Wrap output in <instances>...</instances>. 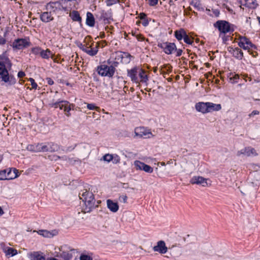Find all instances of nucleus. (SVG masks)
<instances>
[{"mask_svg":"<svg viewBox=\"0 0 260 260\" xmlns=\"http://www.w3.org/2000/svg\"><path fill=\"white\" fill-rule=\"evenodd\" d=\"M79 197L84 202L85 207L83 208L84 213L90 212L92 209L97 206L95 205V200L91 191L86 189L81 190L79 193Z\"/></svg>","mask_w":260,"mask_h":260,"instance_id":"obj_1","label":"nucleus"},{"mask_svg":"<svg viewBox=\"0 0 260 260\" xmlns=\"http://www.w3.org/2000/svg\"><path fill=\"white\" fill-rule=\"evenodd\" d=\"M11 66V63L8 58L0 60V79L10 85L14 84L16 82V79L13 76L9 75L6 69V67Z\"/></svg>","mask_w":260,"mask_h":260,"instance_id":"obj_2","label":"nucleus"},{"mask_svg":"<svg viewBox=\"0 0 260 260\" xmlns=\"http://www.w3.org/2000/svg\"><path fill=\"white\" fill-rule=\"evenodd\" d=\"M127 76L132 82L136 83H145L147 85L148 80V76L145 70L137 67H135L127 70Z\"/></svg>","mask_w":260,"mask_h":260,"instance_id":"obj_3","label":"nucleus"},{"mask_svg":"<svg viewBox=\"0 0 260 260\" xmlns=\"http://www.w3.org/2000/svg\"><path fill=\"white\" fill-rule=\"evenodd\" d=\"M214 26L218 29L220 33L223 34L233 32L234 30L232 25L225 20H218L214 24Z\"/></svg>","mask_w":260,"mask_h":260,"instance_id":"obj_4","label":"nucleus"},{"mask_svg":"<svg viewBox=\"0 0 260 260\" xmlns=\"http://www.w3.org/2000/svg\"><path fill=\"white\" fill-rule=\"evenodd\" d=\"M96 71L98 74L103 77H112L114 75V69L107 64H101L98 66Z\"/></svg>","mask_w":260,"mask_h":260,"instance_id":"obj_5","label":"nucleus"},{"mask_svg":"<svg viewBox=\"0 0 260 260\" xmlns=\"http://www.w3.org/2000/svg\"><path fill=\"white\" fill-rule=\"evenodd\" d=\"M30 45L29 38H25L15 40L12 46L14 49L21 50L30 46Z\"/></svg>","mask_w":260,"mask_h":260,"instance_id":"obj_6","label":"nucleus"},{"mask_svg":"<svg viewBox=\"0 0 260 260\" xmlns=\"http://www.w3.org/2000/svg\"><path fill=\"white\" fill-rule=\"evenodd\" d=\"M158 47L162 49L167 54H171L176 50V46L175 43L169 42H163L158 44Z\"/></svg>","mask_w":260,"mask_h":260,"instance_id":"obj_7","label":"nucleus"},{"mask_svg":"<svg viewBox=\"0 0 260 260\" xmlns=\"http://www.w3.org/2000/svg\"><path fill=\"white\" fill-rule=\"evenodd\" d=\"M135 136L139 138H150L153 135L149 129L145 128L144 127H137L135 129Z\"/></svg>","mask_w":260,"mask_h":260,"instance_id":"obj_8","label":"nucleus"},{"mask_svg":"<svg viewBox=\"0 0 260 260\" xmlns=\"http://www.w3.org/2000/svg\"><path fill=\"white\" fill-rule=\"evenodd\" d=\"M74 107V104H71L67 101L62 100L61 101L59 109L60 110H63L65 115L68 117H69L71 116L70 111L72 109H73Z\"/></svg>","mask_w":260,"mask_h":260,"instance_id":"obj_9","label":"nucleus"},{"mask_svg":"<svg viewBox=\"0 0 260 260\" xmlns=\"http://www.w3.org/2000/svg\"><path fill=\"white\" fill-rule=\"evenodd\" d=\"M171 249V248H168L165 241L162 240L158 241L156 243V245L153 246L152 248V249L154 252H157L160 254L166 253L168 249Z\"/></svg>","mask_w":260,"mask_h":260,"instance_id":"obj_10","label":"nucleus"},{"mask_svg":"<svg viewBox=\"0 0 260 260\" xmlns=\"http://www.w3.org/2000/svg\"><path fill=\"white\" fill-rule=\"evenodd\" d=\"M208 179L205 178L202 176H193L190 180V182L192 184H198L203 187H206L211 185L210 183H208Z\"/></svg>","mask_w":260,"mask_h":260,"instance_id":"obj_11","label":"nucleus"},{"mask_svg":"<svg viewBox=\"0 0 260 260\" xmlns=\"http://www.w3.org/2000/svg\"><path fill=\"white\" fill-rule=\"evenodd\" d=\"M241 155H244L246 156H257L258 154L254 148L247 147L237 152V156H240Z\"/></svg>","mask_w":260,"mask_h":260,"instance_id":"obj_12","label":"nucleus"},{"mask_svg":"<svg viewBox=\"0 0 260 260\" xmlns=\"http://www.w3.org/2000/svg\"><path fill=\"white\" fill-rule=\"evenodd\" d=\"M47 10H52L53 12L57 11H66L67 8L62 6L60 2H50L46 5Z\"/></svg>","mask_w":260,"mask_h":260,"instance_id":"obj_13","label":"nucleus"},{"mask_svg":"<svg viewBox=\"0 0 260 260\" xmlns=\"http://www.w3.org/2000/svg\"><path fill=\"white\" fill-rule=\"evenodd\" d=\"M78 47L81 49L84 52H86L87 54L90 56H94L98 53V50L97 49V47H96V49H93L91 47V46L88 47L87 45L83 44L81 43H79L77 44Z\"/></svg>","mask_w":260,"mask_h":260,"instance_id":"obj_14","label":"nucleus"},{"mask_svg":"<svg viewBox=\"0 0 260 260\" xmlns=\"http://www.w3.org/2000/svg\"><path fill=\"white\" fill-rule=\"evenodd\" d=\"M228 51L232 54L233 56L236 58L241 60L243 57V53L241 49L240 48L236 47L233 48L231 47H229L228 48Z\"/></svg>","mask_w":260,"mask_h":260,"instance_id":"obj_15","label":"nucleus"},{"mask_svg":"<svg viewBox=\"0 0 260 260\" xmlns=\"http://www.w3.org/2000/svg\"><path fill=\"white\" fill-rule=\"evenodd\" d=\"M196 109L197 111L203 114L208 113L207 102H199L195 105Z\"/></svg>","mask_w":260,"mask_h":260,"instance_id":"obj_16","label":"nucleus"},{"mask_svg":"<svg viewBox=\"0 0 260 260\" xmlns=\"http://www.w3.org/2000/svg\"><path fill=\"white\" fill-rule=\"evenodd\" d=\"M7 180H11L18 177L20 175L19 171L15 168H10L7 172Z\"/></svg>","mask_w":260,"mask_h":260,"instance_id":"obj_17","label":"nucleus"},{"mask_svg":"<svg viewBox=\"0 0 260 260\" xmlns=\"http://www.w3.org/2000/svg\"><path fill=\"white\" fill-rule=\"evenodd\" d=\"M108 208L112 212H116L119 209V206L117 203L114 202L112 200L108 199L107 200Z\"/></svg>","mask_w":260,"mask_h":260,"instance_id":"obj_18","label":"nucleus"},{"mask_svg":"<svg viewBox=\"0 0 260 260\" xmlns=\"http://www.w3.org/2000/svg\"><path fill=\"white\" fill-rule=\"evenodd\" d=\"M208 113L213 111H218L221 109L220 104H216L211 102H207Z\"/></svg>","mask_w":260,"mask_h":260,"instance_id":"obj_19","label":"nucleus"},{"mask_svg":"<svg viewBox=\"0 0 260 260\" xmlns=\"http://www.w3.org/2000/svg\"><path fill=\"white\" fill-rule=\"evenodd\" d=\"M40 19L44 22H49L53 20V17L51 15V12H45L40 15Z\"/></svg>","mask_w":260,"mask_h":260,"instance_id":"obj_20","label":"nucleus"},{"mask_svg":"<svg viewBox=\"0 0 260 260\" xmlns=\"http://www.w3.org/2000/svg\"><path fill=\"white\" fill-rule=\"evenodd\" d=\"M242 48L244 50H247L249 53L254 57H255L257 55V52L254 50L256 49V47L253 44L251 46L245 45L244 47Z\"/></svg>","mask_w":260,"mask_h":260,"instance_id":"obj_21","label":"nucleus"},{"mask_svg":"<svg viewBox=\"0 0 260 260\" xmlns=\"http://www.w3.org/2000/svg\"><path fill=\"white\" fill-rule=\"evenodd\" d=\"M57 256L62 258L63 260H70L73 255L69 251H62L60 249V252L57 254Z\"/></svg>","mask_w":260,"mask_h":260,"instance_id":"obj_22","label":"nucleus"},{"mask_svg":"<svg viewBox=\"0 0 260 260\" xmlns=\"http://www.w3.org/2000/svg\"><path fill=\"white\" fill-rule=\"evenodd\" d=\"M86 23L87 25L90 27H93L95 24V19L93 14L88 12L86 14Z\"/></svg>","mask_w":260,"mask_h":260,"instance_id":"obj_23","label":"nucleus"},{"mask_svg":"<svg viewBox=\"0 0 260 260\" xmlns=\"http://www.w3.org/2000/svg\"><path fill=\"white\" fill-rule=\"evenodd\" d=\"M38 233L39 235L45 238H52L57 234V232L55 231L49 232L47 230H39Z\"/></svg>","mask_w":260,"mask_h":260,"instance_id":"obj_24","label":"nucleus"},{"mask_svg":"<svg viewBox=\"0 0 260 260\" xmlns=\"http://www.w3.org/2000/svg\"><path fill=\"white\" fill-rule=\"evenodd\" d=\"M245 45L251 46L252 45V43L247 38L245 37H240L239 38L238 45L240 47H243Z\"/></svg>","mask_w":260,"mask_h":260,"instance_id":"obj_25","label":"nucleus"},{"mask_svg":"<svg viewBox=\"0 0 260 260\" xmlns=\"http://www.w3.org/2000/svg\"><path fill=\"white\" fill-rule=\"evenodd\" d=\"M123 54V52L117 51L113 53L110 57L120 63H122V58L123 57L122 56Z\"/></svg>","mask_w":260,"mask_h":260,"instance_id":"obj_26","label":"nucleus"},{"mask_svg":"<svg viewBox=\"0 0 260 260\" xmlns=\"http://www.w3.org/2000/svg\"><path fill=\"white\" fill-rule=\"evenodd\" d=\"M30 260H45L44 256L41 255L39 252H33L30 254Z\"/></svg>","mask_w":260,"mask_h":260,"instance_id":"obj_27","label":"nucleus"},{"mask_svg":"<svg viewBox=\"0 0 260 260\" xmlns=\"http://www.w3.org/2000/svg\"><path fill=\"white\" fill-rule=\"evenodd\" d=\"M70 16L71 17L72 19L74 21H78L79 22H81V17H80L79 12L77 11H72L70 13Z\"/></svg>","mask_w":260,"mask_h":260,"instance_id":"obj_28","label":"nucleus"},{"mask_svg":"<svg viewBox=\"0 0 260 260\" xmlns=\"http://www.w3.org/2000/svg\"><path fill=\"white\" fill-rule=\"evenodd\" d=\"M186 33V32L183 29H180L179 30H176L174 32V35L178 41H181L183 39Z\"/></svg>","mask_w":260,"mask_h":260,"instance_id":"obj_29","label":"nucleus"},{"mask_svg":"<svg viewBox=\"0 0 260 260\" xmlns=\"http://www.w3.org/2000/svg\"><path fill=\"white\" fill-rule=\"evenodd\" d=\"M123 58L122 60V63L124 64H128L130 62L132 58H133V56H132L129 53L126 52H123Z\"/></svg>","mask_w":260,"mask_h":260,"instance_id":"obj_30","label":"nucleus"},{"mask_svg":"<svg viewBox=\"0 0 260 260\" xmlns=\"http://www.w3.org/2000/svg\"><path fill=\"white\" fill-rule=\"evenodd\" d=\"M245 6L251 9H255L258 6L256 0H245Z\"/></svg>","mask_w":260,"mask_h":260,"instance_id":"obj_31","label":"nucleus"},{"mask_svg":"<svg viewBox=\"0 0 260 260\" xmlns=\"http://www.w3.org/2000/svg\"><path fill=\"white\" fill-rule=\"evenodd\" d=\"M4 250L6 255L13 256L17 254V250L11 247H6Z\"/></svg>","mask_w":260,"mask_h":260,"instance_id":"obj_32","label":"nucleus"},{"mask_svg":"<svg viewBox=\"0 0 260 260\" xmlns=\"http://www.w3.org/2000/svg\"><path fill=\"white\" fill-rule=\"evenodd\" d=\"M107 63L110 66V67H112L114 68V72H115L116 67H118L120 62L110 57L109 59H108Z\"/></svg>","mask_w":260,"mask_h":260,"instance_id":"obj_33","label":"nucleus"},{"mask_svg":"<svg viewBox=\"0 0 260 260\" xmlns=\"http://www.w3.org/2000/svg\"><path fill=\"white\" fill-rule=\"evenodd\" d=\"M111 17V14L110 12L105 11V10H102L101 12V18L103 19L104 20H108Z\"/></svg>","mask_w":260,"mask_h":260,"instance_id":"obj_34","label":"nucleus"},{"mask_svg":"<svg viewBox=\"0 0 260 260\" xmlns=\"http://www.w3.org/2000/svg\"><path fill=\"white\" fill-rule=\"evenodd\" d=\"M51 54V51L49 49H47L46 50H45L42 49L40 55L43 58L49 59Z\"/></svg>","mask_w":260,"mask_h":260,"instance_id":"obj_35","label":"nucleus"},{"mask_svg":"<svg viewBox=\"0 0 260 260\" xmlns=\"http://www.w3.org/2000/svg\"><path fill=\"white\" fill-rule=\"evenodd\" d=\"M56 157L58 159L61 158L63 160H66L67 162H68L69 163H70L71 164H72V165L74 164L75 162L77 161V160H76L75 158H74L73 157H68L67 156H62V157H60V156H56Z\"/></svg>","mask_w":260,"mask_h":260,"instance_id":"obj_36","label":"nucleus"},{"mask_svg":"<svg viewBox=\"0 0 260 260\" xmlns=\"http://www.w3.org/2000/svg\"><path fill=\"white\" fill-rule=\"evenodd\" d=\"M48 151L49 152H54L57 150L58 146L57 144H54L53 143H48Z\"/></svg>","mask_w":260,"mask_h":260,"instance_id":"obj_37","label":"nucleus"},{"mask_svg":"<svg viewBox=\"0 0 260 260\" xmlns=\"http://www.w3.org/2000/svg\"><path fill=\"white\" fill-rule=\"evenodd\" d=\"M144 165L145 163L139 160H136L134 162V165L137 170H142V168L144 167Z\"/></svg>","mask_w":260,"mask_h":260,"instance_id":"obj_38","label":"nucleus"},{"mask_svg":"<svg viewBox=\"0 0 260 260\" xmlns=\"http://www.w3.org/2000/svg\"><path fill=\"white\" fill-rule=\"evenodd\" d=\"M190 4L197 9H200L201 7V3L199 0H192Z\"/></svg>","mask_w":260,"mask_h":260,"instance_id":"obj_39","label":"nucleus"},{"mask_svg":"<svg viewBox=\"0 0 260 260\" xmlns=\"http://www.w3.org/2000/svg\"><path fill=\"white\" fill-rule=\"evenodd\" d=\"M7 170H4L0 171V180H7Z\"/></svg>","mask_w":260,"mask_h":260,"instance_id":"obj_40","label":"nucleus"},{"mask_svg":"<svg viewBox=\"0 0 260 260\" xmlns=\"http://www.w3.org/2000/svg\"><path fill=\"white\" fill-rule=\"evenodd\" d=\"M142 170L145 172L151 173L153 172V169L150 166L145 164L144 167L142 168Z\"/></svg>","mask_w":260,"mask_h":260,"instance_id":"obj_41","label":"nucleus"},{"mask_svg":"<svg viewBox=\"0 0 260 260\" xmlns=\"http://www.w3.org/2000/svg\"><path fill=\"white\" fill-rule=\"evenodd\" d=\"M113 159V155L110 154H106L103 157V159L106 161L110 162Z\"/></svg>","mask_w":260,"mask_h":260,"instance_id":"obj_42","label":"nucleus"},{"mask_svg":"<svg viewBox=\"0 0 260 260\" xmlns=\"http://www.w3.org/2000/svg\"><path fill=\"white\" fill-rule=\"evenodd\" d=\"M41 51L42 49L40 47H34L31 50V52L35 55L40 54Z\"/></svg>","mask_w":260,"mask_h":260,"instance_id":"obj_43","label":"nucleus"},{"mask_svg":"<svg viewBox=\"0 0 260 260\" xmlns=\"http://www.w3.org/2000/svg\"><path fill=\"white\" fill-rule=\"evenodd\" d=\"M61 100H58L55 102H52L49 103V106L50 107H53L54 108H57L58 107L59 108L60 104L61 103Z\"/></svg>","mask_w":260,"mask_h":260,"instance_id":"obj_44","label":"nucleus"},{"mask_svg":"<svg viewBox=\"0 0 260 260\" xmlns=\"http://www.w3.org/2000/svg\"><path fill=\"white\" fill-rule=\"evenodd\" d=\"M185 43L188 44H192L193 43V41L191 40V39L189 38V37L185 34V35H184L183 39Z\"/></svg>","mask_w":260,"mask_h":260,"instance_id":"obj_45","label":"nucleus"},{"mask_svg":"<svg viewBox=\"0 0 260 260\" xmlns=\"http://www.w3.org/2000/svg\"><path fill=\"white\" fill-rule=\"evenodd\" d=\"M119 2V0H106V4L108 6H112L114 4L118 3Z\"/></svg>","mask_w":260,"mask_h":260,"instance_id":"obj_46","label":"nucleus"},{"mask_svg":"<svg viewBox=\"0 0 260 260\" xmlns=\"http://www.w3.org/2000/svg\"><path fill=\"white\" fill-rule=\"evenodd\" d=\"M29 80L31 83V88L32 89H36L37 88L38 85L37 83L35 82V80L33 78H30L29 79Z\"/></svg>","mask_w":260,"mask_h":260,"instance_id":"obj_47","label":"nucleus"},{"mask_svg":"<svg viewBox=\"0 0 260 260\" xmlns=\"http://www.w3.org/2000/svg\"><path fill=\"white\" fill-rule=\"evenodd\" d=\"M113 159H112V160H113V162L114 164H118L120 162V157L118 155H117V154L113 155Z\"/></svg>","mask_w":260,"mask_h":260,"instance_id":"obj_48","label":"nucleus"},{"mask_svg":"<svg viewBox=\"0 0 260 260\" xmlns=\"http://www.w3.org/2000/svg\"><path fill=\"white\" fill-rule=\"evenodd\" d=\"M80 260H92V258L87 255H81Z\"/></svg>","mask_w":260,"mask_h":260,"instance_id":"obj_49","label":"nucleus"},{"mask_svg":"<svg viewBox=\"0 0 260 260\" xmlns=\"http://www.w3.org/2000/svg\"><path fill=\"white\" fill-rule=\"evenodd\" d=\"M239 78V76L238 75H234L233 77H231L230 79L233 83H236L237 82V80Z\"/></svg>","mask_w":260,"mask_h":260,"instance_id":"obj_50","label":"nucleus"},{"mask_svg":"<svg viewBox=\"0 0 260 260\" xmlns=\"http://www.w3.org/2000/svg\"><path fill=\"white\" fill-rule=\"evenodd\" d=\"M48 150L49 149H48V144L46 145L42 143L41 149V152H47L48 151Z\"/></svg>","mask_w":260,"mask_h":260,"instance_id":"obj_51","label":"nucleus"},{"mask_svg":"<svg viewBox=\"0 0 260 260\" xmlns=\"http://www.w3.org/2000/svg\"><path fill=\"white\" fill-rule=\"evenodd\" d=\"M42 143H38L37 145H35V152H41V149Z\"/></svg>","mask_w":260,"mask_h":260,"instance_id":"obj_52","label":"nucleus"},{"mask_svg":"<svg viewBox=\"0 0 260 260\" xmlns=\"http://www.w3.org/2000/svg\"><path fill=\"white\" fill-rule=\"evenodd\" d=\"M127 197L126 196H121L119 197V201L122 202L124 203H126Z\"/></svg>","mask_w":260,"mask_h":260,"instance_id":"obj_53","label":"nucleus"},{"mask_svg":"<svg viewBox=\"0 0 260 260\" xmlns=\"http://www.w3.org/2000/svg\"><path fill=\"white\" fill-rule=\"evenodd\" d=\"M87 107L89 110H94L98 108V107H96L94 104H88L87 106Z\"/></svg>","mask_w":260,"mask_h":260,"instance_id":"obj_54","label":"nucleus"},{"mask_svg":"<svg viewBox=\"0 0 260 260\" xmlns=\"http://www.w3.org/2000/svg\"><path fill=\"white\" fill-rule=\"evenodd\" d=\"M158 0H148L149 4L151 6H155L158 3Z\"/></svg>","mask_w":260,"mask_h":260,"instance_id":"obj_55","label":"nucleus"},{"mask_svg":"<svg viewBox=\"0 0 260 260\" xmlns=\"http://www.w3.org/2000/svg\"><path fill=\"white\" fill-rule=\"evenodd\" d=\"M27 150L35 152V145H29L27 147Z\"/></svg>","mask_w":260,"mask_h":260,"instance_id":"obj_56","label":"nucleus"},{"mask_svg":"<svg viewBox=\"0 0 260 260\" xmlns=\"http://www.w3.org/2000/svg\"><path fill=\"white\" fill-rule=\"evenodd\" d=\"M175 51L176 52V56L179 57L180 56L182 55V50L180 49H177L176 48V50H175Z\"/></svg>","mask_w":260,"mask_h":260,"instance_id":"obj_57","label":"nucleus"},{"mask_svg":"<svg viewBox=\"0 0 260 260\" xmlns=\"http://www.w3.org/2000/svg\"><path fill=\"white\" fill-rule=\"evenodd\" d=\"M142 20V24L144 26H146L148 25L149 21L146 18H145V19Z\"/></svg>","mask_w":260,"mask_h":260,"instance_id":"obj_58","label":"nucleus"},{"mask_svg":"<svg viewBox=\"0 0 260 260\" xmlns=\"http://www.w3.org/2000/svg\"><path fill=\"white\" fill-rule=\"evenodd\" d=\"M258 114H259V111H258L257 110H254L251 113H250L249 114V116L250 117L253 116L254 115H258Z\"/></svg>","mask_w":260,"mask_h":260,"instance_id":"obj_59","label":"nucleus"},{"mask_svg":"<svg viewBox=\"0 0 260 260\" xmlns=\"http://www.w3.org/2000/svg\"><path fill=\"white\" fill-rule=\"evenodd\" d=\"M47 82L49 85H53L54 84V81L53 80L50 78H46Z\"/></svg>","mask_w":260,"mask_h":260,"instance_id":"obj_60","label":"nucleus"},{"mask_svg":"<svg viewBox=\"0 0 260 260\" xmlns=\"http://www.w3.org/2000/svg\"><path fill=\"white\" fill-rule=\"evenodd\" d=\"M25 75V74L23 71H19L18 73V77L19 78H22Z\"/></svg>","mask_w":260,"mask_h":260,"instance_id":"obj_61","label":"nucleus"},{"mask_svg":"<svg viewBox=\"0 0 260 260\" xmlns=\"http://www.w3.org/2000/svg\"><path fill=\"white\" fill-rule=\"evenodd\" d=\"M6 40L5 38L0 36V45H4L6 43Z\"/></svg>","mask_w":260,"mask_h":260,"instance_id":"obj_62","label":"nucleus"},{"mask_svg":"<svg viewBox=\"0 0 260 260\" xmlns=\"http://www.w3.org/2000/svg\"><path fill=\"white\" fill-rule=\"evenodd\" d=\"M139 17L141 20L145 19L146 18V15L145 13H141L140 14Z\"/></svg>","mask_w":260,"mask_h":260,"instance_id":"obj_63","label":"nucleus"},{"mask_svg":"<svg viewBox=\"0 0 260 260\" xmlns=\"http://www.w3.org/2000/svg\"><path fill=\"white\" fill-rule=\"evenodd\" d=\"M204 252L206 254H209L210 255H212L211 254L212 253V251L211 250L209 249V250L208 251V249H204Z\"/></svg>","mask_w":260,"mask_h":260,"instance_id":"obj_64","label":"nucleus"}]
</instances>
